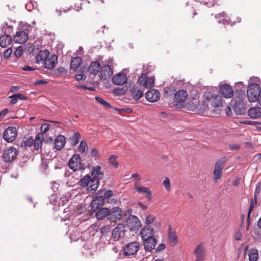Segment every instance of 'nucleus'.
Wrapping results in <instances>:
<instances>
[{
  "instance_id": "obj_59",
  "label": "nucleus",
  "mask_w": 261,
  "mask_h": 261,
  "mask_svg": "<svg viewBox=\"0 0 261 261\" xmlns=\"http://www.w3.org/2000/svg\"><path fill=\"white\" fill-rule=\"evenodd\" d=\"M155 246H144L145 250L147 252H150L155 248Z\"/></svg>"
},
{
  "instance_id": "obj_31",
  "label": "nucleus",
  "mask_w": 261,
  "mask_h": 261,
  "mask_svg": "<svg viewBox=\"0 0 261 261\" xmlns=\"http://www.w3.org/2000/svg\"><path fill=\"white\" fill-rule=\"evenodd\" d=\"M100 68V64L99 62L97 61L93 62L89 67V71L91 74L96 75L99 71Z\"/></svg>"
},
{
  "instance_id": "obj_60",
  "label": "nucleus",
  "mask_w": 261,
  "mask_h": 261,
  "mask_svg": "<svg viewBox=\"0 0 261 261\" xmlns=\"http://www.w3.org/2000/svg\"><path fill=\"white\" fill-rule=\"evenodd\" d=\"M242 234L240 231H237L234 234V239L236 240H240L241 239Z\"/></svg>"
},
{
  "instance_id": "obj_3",
  "label": "nucleus",
  "mask_w": 261,
  "mask_h": 261,
  "mask_svg": "<svg viewBox=\"0 0 261 261\" xmlns=\"http://www.w3.org/2000/svg\"><path fill=\"white\" fill-rule=\"evenodd\" d=\"M204 96L213 107L217 108L222 106V98L219 95L214 94L210 92H205Z\"/></svg>"
},
{
  "instance_id": "obj_15",
  "label": "nucleus",
  "mask_w": 261,
  "mask_h": 261,
  "mask_svg": "<svg viewBox=\"0 0 261 261\" xmlns=\"http://www.w3.org/2000/svg\"><path fill=\"white\" fill-rule=\"evenodd\" d=\"M113 74V70L108 65H103L99 73V77L101 79L105 80L110 78Z\"/></svg>"
},
{
  "instance_id": "obj_36",
  "label": "nucleus",
  "mask_w": 261,
  "mask_h": 261,
  "mask_svg": "<svg viewBox=\"0 0 261 261\" xmlns=\"http://www.w3.org/2000/svg\"><path fill=\"white\" fill-rule=\"evenodd\" d=\"M33 144L34 145L35 150L38 151L41 148L42 142L40 134H38L36 136Z\"/></svg>"
},
{
  "instance_id": "obj_43",
  "label": "nucleus",
  "mask_w": 261,
  "mask_h": 261,
  "mask_svg": "<svg viewBox=\"0 0 261 261\" xmlns=\"http://www.w3.org/2000/svg\"><path fill=\"white\" fill-rule=\"evenodd\" d=\"M101 205H102L100 204L99 202L97 201L95 198L93 199L91 203V207L92 211H97Z\"/></svg>"
},
{
  "instance_id": "obj_1",
  "label": "nucleus",
  "mask_w": 261,
  "mask_h": 261,
  "mask_svg": "<svg viewBox=\"0 0 261 261\" xmlns=\"http://www.w3.org/2000/svg\"><path fill=\"white\" fill-rule=\"evenodd\" d=\"M154 229L149 226H145L140 232V234L144 242V245L150 244L156 245L157 239L153 235Z\"/></svg>"
},
{
  "instance_id": "obj_30",
  "label": "nucleus",
  "mask_w": 261,
  "mask_h": 261,
  "mask_svg": "<svg viewBox=\"0 0 261 261\" xmlns=\"http://www.w3.org/2000/svg\"><path fill=\"white\" fill-rule=\"evenodd\" d=\"M143 92L138 87H133L130 90V95L136 100H138L143 96Z\"/></svg>"
},
{
  "instance_id": "obj_7",
  "label": "nucleus",
  "mask_w": 261,
  "mask_h": 261,
  "mask_svg": "<svg viewBox=\"0 0 261 261\" xmlns=\"http://www.w3.org/2000/svg\"><path fill=\"white\" fill-rule=\"evenodd\" d=\"M110 214L108 219L111 222H115L119 220L122 216V211L119 207H114L110 209Z\"/></svg>"
},
{
  "instance_id": "obj_46",
  "label": "nucleus",
  "mask_w": 261,
  "mask_h": 261,
  "mask_svg": "<svg viewBox=\"0 0 261 261\" xmlns=\"http://www.w3.org/2000/svg\"><path fill=\"white\" fill-rule=\"evenodd\" d=\"M49 125L48 124L44 123L41 126V133L39 134L40 136H42L43 134L45 133L49 129Z\"/></svg>"
},
{
  "instance_id": "obj_58",
  "label": "nucleus",
  "mask_w": 261,
  "mask_h": 261,
  "mask_svg": "<svg viewBox=\"0 0 261 261\" xmlns=\"http://www.w3.org/2000/svg\"><path fill=\"white\" fill-rule=\"evenodd\" d=\"M254 206V204L250 203V205H249V210H248V215H247V219H250V215H251V212H252V211L253 210Z\"/></svg>"
},
{
  "instance_id": "obj_53",
  "label": "nucleus",
  "mask_w": 261,
  "mask_h": 261,
  "mask_svg": "<svg viewBox=\"0 0 261 261\" xmlns=\"http://www.w3.org/2000/svg\"><path fill=\"white\" fill-rule=\"evenodd\" d=\"M114 93L117 94H123L125 93L123 88H116L114 89Z\"/></svg>"
},
{
  "instance_id": "obj_63",
  "label": "nucleus",
  "mask_w": 261,
  "mask_h": 261,
  "mask_svg": "<svg viewBox=\"0 0 261 261\" xmlns=\"http://www.w3.org/2000/svg\"><path fill=\"white\" fill-rule=\"evenodd\" d=\"M9 98H11V100L10 101V103L11 104L14 105V104L17 103L18 100H17V99L16 98V97H11V96H9Z\"/></svg>"
},
{
  "instance_id": "obj_32",
  "label": "nucleus",
  "mask_w": 261,
  "mask_h": 261,
  "mask_svg": "<svg viewBox=\"0 0 261 261\" xmlns=\"http://www.w3.org/2000/svg\"><path fill=\"white\" fill-rule=\"evenodd\" d=\"M82 63V59L79 57L72 58L70 63V69L75 71Z\"/></svg>"
},
{
  "instance_id": "obj_52",
  "label": "nucleus",
  "mask_w": 261,
  "mask_h": 261,
  "mask_svg": "<svg viewBox=\"0 0 261 261\" xmlns=\"http://www.w3.org/2000/svg\"><path fill=\"white\" fill-rule=\"evenodd\" d=\"M12 53V49L11 47L7 49L4 54V57L6 59L9 58Z\"/></svg>"
},
{
  "instance_id": "obj_6",
  "label": "nucleus",
  "mask_w": 261,
  "mask_h": 261,
  "mask_svg": "<svg viewBox=\"0 0 261 261\" xmlns=\"http://www.w3.org/2000/svg\"><path fill=\"white\" fill-rule=\"evenodd\" d=\"M17 133V129L15 127L9 126L4 131L3 138L7 142H12L15 139Z\"/></svg>"
},
{
  "instance_id": "obj_27",
  "label": "nucleus",
  "mask_w": 261,
  "mask_h": 261,
  "mask_svg": "<svg viewBox=\"0 0 261 261\" xmlns=\"http://www.w3.org/2000/svg\"><path fill=\"white\" fill-rule=\"evenodd\" d=\"M96 250V246H83L82 252L85 256L93 254Z\"/></svg>"
},
{
  "instance_id": "obj_16",
  "label": "nucleus",
  "mask_w": 261,
  "mask_h": 261,
  "mask_svg": "<svg viewBox=\"0 0 261 261\" xmlns=\"http://www.w3.org/2000/svg\"><path fill=\"white\" fill-rule=\"evenodd\" d=\"M194 253L196 256L195 261H204L206 254V251L203 246H197Z\"/></svg>"
},
{
  "instance_id": "obj_41",
  "label": "nucleus",
  "mask_w": 261,
  "mask_h": 261,
  "mask_svg": "<svg viewBox=\"0 0 261 261\" xmlns=\"http://www.w3.org/2000/svg\"><path fill=\"white\" fill-rule=\"evenodd\" d=\"M236 95L239 98V101H242L245 97V92L243 89H237L236 91Z\"/></svg>"
},
{
  "instance_id": "obj_9",
  "label": "nucleus",
  "mask_w": 261,
  "mask_h": 261,
  "mask_svg": "<svg viewBox=\"0 0 261 261\" xmlns=\"http://www.w3.org/2000/svg\"><path fill=\"white\" fill-rule=\"evenodd\" d=\"M81 162L80 156L79 154H74L69 160V167L74 171L81 170L82 169Z\"/></svg>"
},
{
  "instance_id": "obj_42",
  "label": "nucleus",
  "mask_w": 261,
  "mask_h": 261,
  "mask_svg": "<svg viewBox=\"0 0 261 261\" xmlns=\"http://www.w3.org/2000/svg\"><path fill=\"white\" fill-rule=\"evenodd\" d=\"M199 3L203 4L208 7H211L214 6L217 2L216 0H197Z\"/></svg>"
},
{
  "instance_id": "obj_48",
  "label": "nucleus",
  "mask_w": 261,
  "mask_h": 261,
  "mask_svg": "<svg viewBox=\"0 0 261 261\" xmlns=\"http://www.w3.org/2000/svg\"><path fill=\"white\" fill-rule=\"evenodd\" d=\"M155 220V217L152 215H148L145 219V223L148 225L152 224Z\"/></svg>"
},
{
  "instance_id": "obj_18",
  "label": "nucleus",
  "mask_w": 261,
  "mask_h": 261,
  "mask_svg": "<svg viewBox=\"0 0 261 261\" xmlns=\"http://www.w3.org/2000/svg\"><path fill=\"white\" fill-rule=\"evenodd\" d=\"M113 82L117 85H122L127 81V76L124 73H119L112 78Z\"/></svg>"
},
{
  "instance_id": "obj_47",
  "label": "nucleus",
  "mask_w": 261,
  "mask_h": 261,
  "mask_svg": "<svg viewBox=\"0 0 261 261\" xmlns=\"http://www.w3.org/2000/svg\"><path fill=\"white\" fill-rule=\"evenodd\" d=\"M163 185L166 188V190L169 191L171 189L170 186V179L168 177H166L164 180L163 181Z\"/></svg>"
},
{
  "instance_id": "obj_64",
  "label": "nucleus",
  "mask_w": 261,
  "mask_h": 261,
  "mask_svg": "<svg viewBox=\"0 0 261 261\" xmlns=\"http://www.w3.org/2000/svg\"><path fill=\"white\" fill-rule=\"evenodd\" d=\"M75 78L77 80H81L82 79H85L86 78V76L82 74H77L75 75Z\"/></svg>"
},
{
  "instance_id": "obj_45",
  "label": "nucleus",
  "mask_w": 261,
  "mask_h": 261,
  "mask_svg": "<svg viewBox=\"0 0 261 261\" xmlns=\"http://www.w3.org/2000/svg\"><path fill=\"white\" fill-rule=\"evenodd\" d=\"M135 188L140 193H147L150 191L148 188L145 187H138L136 182L135 183Z\"/></svg>"
},
{
  "instance_id": "obj_13",
  "label": "nucleus",
  "mask_w": 261,
  "mask_h": 261,
  "mask_svg": "<svg viewBox=\"0 0 261 261\" xmlns=\"http://www.w3.org/2000/svg\"><path fill=\"white\" fill-rule=\"evenodd\" d=\"M58 61V57L55 55H49L43 63L44 68L51 69L55 67Z\"/></svg>"
},
{
  "instance_id": "obj_19",
  "label": "nucleus",
  "mask_w": 261,
  "mask_h": 261,
  "mask_svg": "<svg viewBox=\"0 0 261 261\" xmlns=\"http://www.w3.org/2000/svg\"><path fill=\"white\" fill-rule=\"evenodd\" d=\"M28 38V34L25 32L20 31L17 32L14 36V41L16 43L22 44L25 42Z\"/></svg>"
},
{
  "instance_id": "obj_8",
  "label": "nucleus",
  "mask_w": 261,
  "mask_h": 261,
  "mask_svg": "<svg viewBox=\"0 0 261 261\" xmlns=\"http://www.w3.org/2000/svg\"><path fill=\"white\" fill-rule=\"evenodd\" d=\"M225 162V159H222L216 162L213 172L214 179L215 181H217L221 177L222 173V171L224 167Z\"/></svg>"
},
{
  "instance_id": "obj_37",
  "label": "nucleus",
  "mask_w": 261,
  "mask_h": 261,
  "mask_svg": "<svg viewBox=\"0 0 261 261\" xmlns=\"http://www.w3.org/2000/svg\"><path fill=\"white\" fill-rule=\"evenodd\" d=\"M91 178V176L89 175H86L84 176L80 180V185L82 187H86L87 188V186L88 185V184L89 183V181H90Z\"/></svg>"
},
{
  "instance_id": "obj_4",
  "label": "nucleus",
  "mask_w": 261,
  "mask_h": 261,
  "mask_svg": "<svg viewBox=\"0 0 261 261\" xmlns=\"http://www.w3.org/2000/svg\"><path fill=\"white\" fill-rule=\"evenodd\" d=\"M126 225L130 231H137L141 224L138 218L135 215H129L126 220Z\"/></svg>"
},
{
  "instance_id": "obj_21",
  "label": "nucleus",
  "mask_w": 261,
  "mask_h": 261,
  "mask_svg": "<svg viewBox=\"0 0 261 261\" xmlns=\"http://www.w3.org/2000/svg\"><path fill=\"white\" fill-rule=\"evenodd\" d=\"M65 143V137L60 135L55 140V148L57 150H60L64 146Z\"/></svg>"
},
{
  "instance_id": "obj_22",
  "label": "nucleus",
  "mask_w": 261,
  "mask_h": 261,
  "mask_svg": "<svg viewBox=\"0 0 261 261\" xmlns=\"http://www.w3.org/2000/svg\"><path fill=\"white\" fill-rule=\"evenodd\" d=\"M188 93L186 91L184 90H178L174 95V99L177 102H181L188 97Z\"/></svg>"
},
{
  "instance_id": "obj_14",
  "label": "nucleus",
  "mask_w": 261,
  "mask_h": 261,
  "mask_svg": "<svg viewBox=\"0 0 261 261\" xmlns=\"http://www.w3.org/2000/svg\"><path fill=\"white\" fill-rule=\"evenodd\" d=\"M219 92L222 95L226 98H230L233 95L231 87L227 84L219 86Z\"/></svg>"
},
{
  "instance_id": "obj_55",
  "label": "nucleus",
  "mask_w": 261,
  "mask_h": 261,
  "mask_svg": "<svg viewBox=\"0 0 261 261\" xmlns=\"http://www.w3.org/2000/svg\"><path fill=\"white\" fill-rule=\"evenodd\" d=\"M59 188V184L56 181H53L52 182L51 188L54 192H57Z\"/></svg>"
},
{
  "instance_id": "obj_23",
  "label": "nucleus",
  "mask_w": 261,
  "mask_h": 261,
  "mask_svg": "<svg viewBox=\"0 0 261 261\" xmlns=\"http://www.w3.org/2000/svg\"><path fill=\"white\" fill-rule=\"evenodd\" d=\"M139 246H124L123 253L126 256L133 255L138 251Z\"/></svg>"
},
{
  "instance_id": "obj_12",
  "label": "nucleus",
  "mask_w": 261,
  "mask_h": 261,
  "mask_svg": "<svg viewBox=\"0 0 261 261\" xmlns=\"http://www.w3.org/2000/svg\"><path fill=\"white\" fill-rule=\"evenodd\" d=\"M138 82L146 88H150L154 84V79L152 77L141 76L139 77Z\"/></svg>"
},
{
  "instance_id": "obj_35",
  "label": "nucleus",
  "mask_w": 261,
  "mask_h": 261,
  "mask_svg": "<svg viewBox=\"0 0 261 261\" xmlns=\"http://www.w3.org/2000/svg\"><path fill=\"white\" fill-rule=\"evenodd\" d=\"M80 137L81 135L79 133L76 132L74 133L69 139L71 145L74 146L76 145L80 141Z\"/></svg>"
},
{
  "instance_id": "obj_61",
  "label": "nucleus",
  "mask_w": 261,
  "mask_h": 261,
  "mask_svg": "<svg viewBox=\"0 0 261 261\" xmlns=\"http://www.w3.org/2000/svg\"><path fill=\"white\" fill-rule=\"evenodd\" d=\"M243 123L248 124V125H255L257 124V122L256 121H250V120H246L244 121Z\"/></svg>"
},
{
  "instance_id": "obj_26",
  "label": "nucleus",
  "mask_w": 261,
  "mask_h": 261,
  "mask_svg": "<svg viewBox=\"0 0 261 261\" xmlns=\"http://www.w3.org/2000/svg\"><path fill=\"white\" fill-rule=\"evenodd\" d=\"M12 40V37L9 35H3L0 37V46L3 48L10 45Z\"/></svg>"
},
{
  "instance_id": "obj_44",
  "label": "nucleus",
  "mask_w": 261,
  "mask_h": 261,
  "mask_svg": "<svg viewBox=\"0 0 261 261\" xmlns=\"http://www.w3.org/2000/svg\"><path fill=\"white\" fill-rule=\"evenodd\" d=\"M79 151L81 153H84L86 149H88V146L86 142L83 140L81 142L78 148Z\"/></svg>"
},
{
  "instance_id": "obj_57",
  "label": "nucleus",
  "mask_w": 261,
  "mask_h": 261,
  "mask_svg": "<svg viewBox=\"0 0 261 261\" xmlns=\"http://www.w3.org/2000/svg\"><path fill=\"white\" fill-rule=\"evenodd\" d=\"M132 177H133L135 179V182H136V185H137L139 184V182L140 181L141 179L140 175L138 174H132Z\"/></svg>"
},
{
  "instance_id": "obj_29",
  "label": "nucleus",
  "mask_w": 261,
  "mask_h": 261,
  "mask_svg": "<svg viewBox=\"0 0 261 261\" xmlns=\"http://www.w3.org/2000/svg\"><path fill=\"white\" fill-rule=\"evenodd\" d=\"M110 213V209L107 207H103L99 210L96 213V217L98 220H102L108 217Z\"/></svg>"
},
{
  "instance_id": "obj_5",
  "label": "nucleus",
  "mask_w": 261,
  "mask_h": 261,
  "mask_svg": "<svg viewBox=\"0 0 261 261\" xmlns=\"http://www.w3.org/2000/svg\"><path fill=\"white\" fill-rule=\"evenodd\" d=\"M18 153V151L16 148L9 147L5 150L3 155V160L6 162L11 163L14 161Z\"/></svg>"
},
{
  "instance_id": "obj_25",
  "label": "nucleus",
  "mask_w": 261,
  "mask_h": 261,
  "mask_svg": "<svg viewBox=\"0 0 261 261\" xmlns=\"http://www.w3.org/2000/svg\"><path fill=\"white\" fill-rule=\"evenodd\" d=\"M99 184V180L96 178H91L87 186V190L89 192L93 193L97 189Z\"/></svg>"
},
{
  "instance_id": "obj_17",
  "label": "nucleus",
  "mask_w": 261,
  "mask_h": 261,
  "mask_svg": "<svg viewBox=\"0 0 261 261\" xmlns=\"http://www.w3.org/2000/svg\"><path fill=\"white\" fill-rule=\"evenodd\" d=\"M167 238L168 242L171 244L176 245L178 243L176 232L171 226L168 228Z\"/></svg>"
},
{
  "instance_id": "obj_38",
  "label": "nucleus",
  "mask_w": 261,
  "mask_h": 261,
  "mask_svg": "<svg viewBox=\"0 0 261 261\" xmlns=\"http://www.w3.org/2000/svg\"><path fill=\"white\" fill-rule=\"evenodd\" d=\"M117 158L118 156L115 154L110 155L109 158V163L111 164L115 169L118 168V163L116 162Z\"/></svg>"
},
{
  "instance_id": "obj_11",
  "label": "nucleus",
  "mask_w": 261,
  "mask_h": 261,
  "mask_svg": "<svg viewBox=\"0 0 261 261\" xmlns=\"http://www.w3.org/2000/svg\"><path fill=\"white\" fill-rule=\"evenodd\" d=\"M145 97L148 101L154 102L160 99V93L157 90L151 89L146 93Z\"/></svg>"
},
{
  "instance_id": "obj_2",
  "label": "nucleus",
  "mask_w": 261,
  "mask_h": 261,
  "mask_svg": "<svg viewBox=\"0 0 261 261\" xmlns=\"http://www.w3.org/2000/svg\"><path fill=\"white\" fill-rule=\"evenodd\" d=\"M261 90L257 84L250 83L247 90V97L251 102L257 101L259 103Z\"/></svg>"
},
{
  "instance_id": "obj_54",
  "label": "nucleus",
  "mask_w": 261,
  "mask_h": 261,
  "mask_svg": "<svg viewBox=\"0 0 261 261\" xmlns=\"http://www.w3.org/2000/svg\"><path fill=\"white\" fill-rule=\"evenodd\" d=\"M113 195V193L112 192V191L111 190H107V191H106L105 193H104V198L105 199L106 198H110L111 196H112Z\"/></svg>"
},
{
  "instance_id": "obj_20",
  "label": "nucleus",
  "mask_w": 261,
  "mask_h": 261,
  "mask_svg": "<svg viewBox=\"0 0 261 261\" xmlns=\"http://www.w3.org/2000/svg\"><path fill=\"white\" fill-rule=\"evenodd\" d=\"M50 53L47 50H40L36 56V62L38 64L43 63Z\"/></svg>"
},
{
  "instance_id": "obj_56",
  "label": "nucleus",
  "mask_w": 261,
  "mask_h": 261,
  "mask_svg": "<svg viewBox=\"0 0 261 261\" xmlns=\"http://www.w3.org/2000/svg\"><path fill=\"white\" fill-rule=\"evenodd\" d=\"M94 198L97 201L99 202L100 204H101L102 205H103L105 199L104 197L101 196H97Z\"/></svg>"
},
{
  "instance_id": "obj_24",
  "label": "nucleus",
  "mask_w": 261,
  "mask_h": 261,
  "mask_svg": "<svg viewBox=\"0 0 261 261\" xmlns=\"http://www.w3.org/2000/svg\"><path fill=\"white\" fill-rule=\"evenodd\" d=\"M101 167L99 166L93 167L91 171L92 178H96L99 180L101 179L103 177V173L101 171Z\"/></svg>"
},
{
  "instance_id": "obj_62",
  "label": "nucleus",
  "mask_w": 261,
  "mask_h": 261,
  "mask_svg": "<svg viewBox=\"0 0 261 261\" xmlns=\"http://www.w3.org/2000/svg\"><path fill=\"white\" fill-rule=\"evenodd\" d=\"M22 70L24 71H34L35 69L29 66H25L22 68Z\"/></svg>"
},
{
  "instance_id": "obj_50",
  "label": "nucleus",
  "mask_w": 261,
  "mask_h": 261,
  "mask_svg": "<svg viewBox=\"0 0 261 261\" xmlns=\"http://www.w3.org/2000/svg\"><path fill=\"white\" fill-rule=\"evenodd\" d=\"M22 53H23V50H22V47L19 46L16 48V49L15 51L14 54H15V56L17 58H19L22 56Z\"/></svg>"
},
{
  "instance_id": "obj_40",
  "label": "nucleus",
  "mask_w": 261,
  "mask_h": 261,
  "mask_svg": "<svg viewBox=\"0 0 261 261\" xmlns=\"http://www.w3.org/2000/svg\"><path fill=\"white\" fill-rule=\"evenodd\" d=\"M95 100L98 103H100L101 105H102V106H105V107H106L107 108H109V109H111L112 108V106H111V105L109 103H108L106 101L104 100L101 97H98V96H96L95 97Z\"/></svg>"
},
{
  "instance_id": "obj_28",
  "label": "nucleus",
  "mask_w": 261,
  "mask_h": 261,
  "mask_svg": "<svg viewBox=\"0 0 261 261\" xmlns=\"http://www.w3.org/2000/svg\"><path fill=\"white\" fill-rule=\"evenodd\" d=\"M248 115L252 118H257L261 117V108L253 107L248 111Z\"/></svg>"
},
{
  "instance_id": "obj_51",
  "label": "nucleus",
  "mask_w": 261,
  "mask_h": 261,
  "mask_svg": "<svg viewBox=\"0 0 261 261\" xmlns=\"http://www.w3.org/2000/svg\"><path fill=\"white\" fill-rule=\"evenodd\" d=\"M11 97H16V98L18 99H20V100H27V98L23 94H21V93H17V94H14V95H11Z\"/></svg>"
},
{
  "instance_id": "obj_10",
  "label": "nucleus",
  "mask_w": 261,
  "mask_h": 261,
  "mask_svg": "<svg viewBox=\"0 0 261 261\" xmlns=\"http://www.w3.org/2000/svg\"><path fill=\"white\" fill-rule=\"evenodd\" d=\"M125 234V225L123 224H119L113 231L112 236L115 240H119L122 238Z\"/></svg>"
},
{
  "instance_id": "obj_34",
  "label": "nucleus",
  "mask_w": 261,
  "mask_h": 261,
  "mask_svg": "<svg viewBox=\"0 0 261 261\" xmlns=\"http://www.w3.org/2000/svg\"><path fill=\"white\" fill-rule=\"evenodd\" d=\"M249 261H256L258 259V251L256 249H251L248 253Z\"/></svg>"
},
{
  "instance_id": "obj_49",
  "label": "nucleus",
  "mask_w": 261,
  "mask_h": 261,
  "mask_svg": "<svg viewBox=\"0 0 261 261\" xmlns=\"http://www.w3.org/2000/svg\"><path fill=\"white\" fill-rule=\"evenodd\" d=\"M260 190V184L258 183L255 188L254 194V197L255 198V203H257V195L259 194Z\"/></svg>"
},
{
  "instance_id": "obj_39",
  "label": "nucleus",
  "mask_w": 261,
  "mask_h": 261,
  "mask_svg": "<svg viewBox=\"0 0 261 261\" xmlns=\"http://www.w3.org/2000/svg\"><path fill=\"white\" fill-rule=\"evenodd\" d=\"M34 140L32 137H29L25 140H23L21 143V146L24 147L25 148L27 147L31 146L34 142Z\"/></svg>"
},
{
  "instance_id": "obj_33",
  "label": "nucleus",
  "mask_w": 261,
  "mask_h": 261,
  "mask_svg": "<svg viewBox=\"0 0 261 261\" xmlns=\"http://www.w3.org/2000/svg\"><path fill=\"white\" fill-rule=\"evenodd\" d=\"M233 110L237 115H242L245 112V109L243 105L239 102L235 103L233 106Z\"/></svg>"
}]
</instances>
